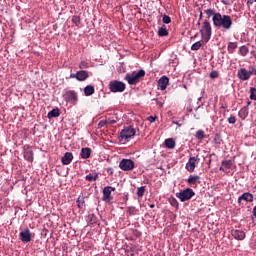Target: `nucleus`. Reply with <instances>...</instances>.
<instances>
[{"instance_id": "1", "label": "nucleus", "mask_w": 256, "mask_h": 256, "mask_svg": "<svg viewBox=\"0 0 256 256\" xmlns=\"http://www.w3.org/2000/svg\"><path fill=\"white\" fill-rule=\"evenodd\" d=\"M213 26L216 29L231 31V28L233 27V19L227 14L218 13L214 16Z\"/></svg>"}, {"instance_id": "2", "label": "nucleus", "mask_w": 256, "mask_h": 256, "mask_svg": "<svg viewBox=\"0 0 256 256\" xmlns=\"http://www.w3.org/2000/svg\"><path fill=\"white\" fill-rule=\"evenodd\" d=\"M200 34L204 42L209 43L211 41V35H213V28L209 20H204L200 27Z\"/></svg>"}, {"instance_id": "3", "label": "nucleus", "mask_w": 256, "mask_h": 256, "mask_svg": "<svg viewBox=\"0 0 256 256\" xmlns=\"http://www.w3.org/2000/svg\"><path fill=\"white\" fill-rule=\"evenodd\" d=\"M145 77V70L141 69L138 72H131L125 75V81L128 85H137Z\"/></svg>"}, {"instance_id": "4", "label": "nucleus", "mask_w": 256, "mask_h": 256, "mask_svg": "<svg viewBox=\"0 0 256 256\" xmlns=\"http://www.w3.org/2000/svg\"><path fill=\"white\" fill-rule=\"evenodd\" d=\"M137 133V130L133 128V126L124 127L119 135V141H129V139H133Z\"/></svg>"}, {"instance_id": "5", "label": "nucleus", "mask_w": 256, "mask_h": 256, "mask_svg": "<svg viewBox=\"0 0 256 256\" xmlns=\"http://www.w3.org/2000/svg\"><path fill=\"white\" fill-rule=\"evenodd\" d=\"M176 197L180 199L182 203H185V201H189L191 198L195 197V191L191 188H186L185 190L176 193Z\"/></svg>"}, {"instance_id": "6", "label": "nucleus", "mask_w": 256, "mask_h": 256, "mask_svg": "<svg viewBox=\"0 0 256 256\" xmlns=\"http://www.w3.org/2000/svg\"><path fill=\"white\" fill-rule=\"evenodd\" d=\"M126 85L119 80H112L109 83V90L111 93H123L125 91Z\"/></svg>"}, {"instance_id": "7", "label": "nucleus", "mask_w": 256, "mask_h": 256, "mask_svg": "<svg viewBox=\"0 0 256 256\" xmlns=\"http://www.w3.org/2000/svg\"><path fill=\"white\" fill-rule=\"evenodd\" d=\"M119 168L122 171H133L135 169V162L131 159H122L119 163Z\"/></svg>"}, {"instance_id": "8", "label": "nucleus", "mask_w": 256, "mask_h": 256, "mask_svg": "<svg viewBox=\"0 0 256 256\" xmlns=\"http://www.w3.org/2000/svg\"><path fill=\"white\" fill-rule=\"evenodd\" d=\"M199 161H201L199 156L190 157L189 161L186 163V170L189 173H193V171H195V167H197V164H199Z\"/></svg>"}, {"instance_id": "9", "label": "nucleus", "mask_w": 256, "mask_h": 256, "mask_svg": "<svg viewBox=\"0 0 256 256\" xmlns=\"http://www.w3.org/2000/svg\"><path fill=\"white\" fill-rule=\"evenodd\" d=\"M70 79H77V81H87V79H89V72L80 70L76 73L70 74Z\"/></svg>"}, {"instance_id": "10", "label": "nucleus", "mask_w": 256, "mask_h": 256, "mask_svg": "<svg viewBox=\"0 0 256 256\" xmlns=\"http://www.w3.org/2000/svg\"><path fill=\"white\" fill-rule=\"evenodd\" d=\"M64 99L67 101V103H72L75 105L77 101H79V98L77 96V92L75 90H69L64 94Z\"/></svg>"}, {"instance_id": "11", "label": "nucleus", "mask_w": 256, "mask_h": 256, "mask_svg": "<svg viewBox=\"0 0 256 256\" xmlns=\"http://www.w3.org/2000/svg\"><path fill=\"white\" fill-rule=\"evenodd\" d=\"M31 239H33V234L28 228L20 232V240L22 241V243H31Z\"/></svg>"}, {"instance_id": "12", "label": "nucleus", "mask_w": 256, "mask_h": 256, "mask_svg": "<svg viewBox=\"0 0 256 256\" xmlns=\"http://www.w3.org/2000/svg\"><path fill=\"white\" fill-rule=\"evenodd\" d=\"M254 196L253 194L246 192L238 197V204L241 205V201H245L246 203H253Z\"/></svg>"}, {"instance_id": "13", "label": "nucleus", "mask_w": 256, "mask_h": 256, "mask_svg": "<svg viewBox=\"0 0 256 256\" xmlns=\"http://www.w3.org/2000/svg\"><path fill=\"white\" fill-rule=\"evenodd\" d=\"M237 75L240 81H249V79H251L249 71H247V69L245 68H241L240 70H238Z\"/></svg>"}, {"instance_id": "14", "label": "nucleus", "mask_w": 256, "mask_h": 256, "mask_svg": "<svg viewBox=\"0 0 256 256\" xmlns=\"http://www.w3.org/2000/svg\"><path fill=\"white\" fill-rule=\"evenodd\" d=\"M187 183L190 186L197 187L201 183V177L199 175H190L187 179Z\"/></svg>"}, {"instance_id": "15", "label": "nucleus", "mask_w": 256, "mask_h": 256, "mask_svg": "<svg viewBox=\"0 0 256 256\" xmlns=\"http://www.w3.org/2000/svg\"><path fill=\"white\" fill-rule=\"evenodd\" d=\"M167 85H169V77L167 76H162L159 80H158V88L161 91H165V89H167Z\"/></svg>"}, {"instance_id": "16", "label": "nucleus", "mask_w": 256, "mask_h": 256, "mask_svg": "<svg viewBox=\"0 0 256 256\" xmlns=\"http://www.w3.org/2000/svg\"><path fill=\"white\" fill-rule=\"evenodd\" d=\"M102 193V201H105L106 203H111V201H113V195H111V192L109 191V188H107V186L103 188Z\"/></svg>"}, {"instance_id": "17", "label": "nucleus", "mask_w": 256, "mask_h": 256, "mask_svg": "<svg viewBox=\"0 0 256 256\" xmlns=\"http://www.w3.org/2000/svg\"><path fill=\"white\" fill-rule=\"evenodd\" d=\"M24 159L29 163H33V150L29 146L24 147Z\"/></svg>"}, {"instance_id": "18", "label": "nucleus", "mask_w": 256, "mask_h": 256, "mask_svg": "<svg viewBox=\"0 0 256 256\" xmlns=\"http://www.w3.org/2000/svg\"><path fill=\"white\" fill-rule=\"evenodd\" d=\"M231 235L237 241H243V239H245V237H246V234L243 230H232Z\"/></svg>"}, {"instance_id": "19", "label": "nucleus", "mask_w": 256, "mask_h": 256, "mask_svg": "<svg viewBox=\"0 0 256 256\" xmlns=\"http://www.w3.org/2000/svg\"><path fill=\"white\" fill-rule=\"evenodd\" d=\"M61 161L63 165H71V161H73V153L66 152L61 158Z\"/></svg>"}, {"instance_id": "20", "label": "nucleus", "mask_w": 256, "mask_h": 256, "mask_svg": "<svg viewBox=\"0 0 256 256\" xmlns=\"http://www.w3.org/2000/svg\"><path fill=\"white\" fill-rule=\"evenodd\" d=\"M238 116L243 121L244 119H247V117L249 116V108H247V106H244L243 108H241L240 111L238 112Z\"/></svg>"}, {"instance_id": "21", "label": "nucleus", "mask_w": 256, "mask_h": 256, "mask_svg": "<svg viewBox=\"0 0 256 256\" xmlns=\"http://www.w3.org/2000/svg\"><path fill=\"white\" fill-rule=\"evenodd\" d=\"M204 13L207 15V19H211L212 17V23H214L215 15H219V12H216L215 9H206Z\"/></svg>"}, {"instance_id": "22", "label": "nucleus", "mask_w": 256, "mask_h": 256, "mask_svg": "<svg viewBox=\"0 0 256 256\" xmlns=\"http://www.w3.org/2000/svg\"><path fill=\"white\" fill-rule=\"evenodd\" d=\"M80 155L82 159H89L91 157V148H82Z\"/></svg>"}, {"instance_id": "23", "label": "nucleus", "mask_w": 256, "mask_h": 256, "mask_svg": "<svg viewBox=\"0 0 256 256\" xmlns=\"http://www.w3.org/2000/svg\"><path fill=\"white\" fill-rule=\"evenodd\" d=\"M95 93V87L91 86V85H87L84 88V95L86 97H91V95H93Z\"/></svg>"}, {"instance_id": "24", "label": "nucleus", "mask_w": 256, "mask_h": 256, "mask_svg": "<svg viewBox=\"0 0 256 256\" xmlns=\"http://www.w3.org/2000/svg\"><path fill=\"white\" fill-rule=\"evenodd\" d=\"M238 53L241 55V57H247V55H249V47L242 45L239 48Z\"/></svg>"}, {"instance_id": "25", "label": "nucleus", "mask_w": 256, "mask_h": 256, "mask_svg": "<svg viewBox=\"0 0 256 256\" xmlns=\"http://www.w3.org/2000/svg\"><path fill=\"white\" fill-rule=\"evenodd\" d=\"M237 47H238L237 42H229L227 46L228 53L230 54L235 53V49H237Z\"/></svg>"}, {"instance_id": "26", "label": "nucleus", "mask_w": 256, "mask_h": 256, "mask_svg": "<svg viewBox=\"0 0 256 256\" xmlns=\"http://www.w3.org/2000/svg\"><path fill=\"white\" fill-rule=\"evenodd\" d=\"M168 35H169V30H167V27H165V25L159 28L158 30L159 37H167Z\"/></svg>"}, {"instance_id": "27", "label": "nucleus", "mask_w": 256, "mask_h": 256, "mask_svg": "<svg viewBox=\"0 0 256 256\" xmlns=\"http://www.w3.org/2000/svg\"><path fill=\"white\" fill-rule=\"evenodd\" d=\"M203 43H205V40H200L198 42H195L192 46H191V50L192 51H199L201 49V47H203Z\"/></svg>"}, {"instance_id": "28", "label": "nucleus", "mask_w": 256, "mask_h": 256, "mask_svg": "<svg viewBox=\"0 0 256 256\" xmlns=\"http://www.w3.org/2000/svg\"><path fill=\"white\" fill-rule=\"evenodd\" d=\"M164 143L167 149H175V140L173 138L166 139Z\"/></svg>"}, {"instance_id": "29", "label": "nucleus", "mask_w": 256, "mask_h": 256, "mask_svg": "<svg viewBox=\"0 0 256 256\" xmlns=\"http://www.w3.org/2000/svg\"><path fill=\"white\" fill-rule=\"evenodd\" d=\"M59 115H61V113L59 112V108H55L48 113V119L59 117Z\"/></svg>"}, {"instance_id": "30", "label": "nucleus", "mask_w": 256, "mask_h": 256, "mask_svg": "<svg viewBox=\"0 0 256 256\" xmlns=\"http://www.w3.org/2000/svg\"><path fill=\"white\" fill-rule=\"evenodd\" d=\"M77 206L79 209H83V207H85V197H83V196L78 197Z\"/></svg>"}, {"instance_id": "31", "label": "nucleus", "mask_w": 256, "mask_h": 256, "mask_svg": "<svg viewBox=\"0 0 256 256\" xmlns=\"http://www.w3.org/2000/svg\"><path fill=\"white\" fill-rule=\"evenodd\" d=\"M87 221L90 225H94V223H97V216H95V214H89L87 216Z\"/></svg>"}, {"instance_id": "32", "label": "nucleus", "mask_w": 256, "mask_h": 256, "mask_svg": "<svg viewBox=\"0 0 256 256\" xmlns=\"http://www.w3.org/2000/svg\"><path fill=\"white\" fill-rule=\"evenodd\" d=\"M86 181H97V179H99V174H88L85 177Z\"/></svg>"}, {"instance_id": "33", "label": "nucleus", "mask_w": 256, "mask_h": 256, "mask_svg": "<svg viewBox=\"0 0 256 256\" xmlns=\"http://www.w3.org/2000/svg\"><path fill=\"white\" fill-rule=\"evenodd\" d=\"M196 139H198V141H203V139H205V131L198 130L196 132Z\"/></svg>"}, {"instance_id": "34", "label": "nucleus", "mask_w": 256, "mask_h": 256, "mask_svg": "<svg viewBox=\"0 0 256 256\" xmlns=\"http://www.w3.org/2000/svg\"><path fill=\"white\" fill-rule=\"evenodd\" d=\"M222 167H224L225 169H231V167H233V161H231V160H224L222 162Z\"/></svg>"}, {"instance_id": "35", "label": "nucleus", "mask_w": 256, "mask_h": 256, "mask_svg": "<svg viewBox=\"0 0 256 256\" xmlns=\"http://www.w3.org/2000/svg\"><path fill=\"white\" fill-rule=\"evenodd\" d=\"M250 99L251 101H256V88H250Z\"/></svg>"}, {"instance_id": "36", "label": "nucleus", "mask_w": 256, "mask_h": 256, "mask_svg": "<svg viewBox=\"0 0 256 256\" xmlns=\"http://www.w3.org/2000/svg\"><path fill=\"white\" fill-rule=\"evenodd\" d=\"M72 23H74L76 26H79L81 24V18L79 16H73Z\"/></svg>"}, {"instance_id": "37", "label": "nucleus", "mask_w": 256, "mask_h": 256, "mask_svg": "<svg viewBox=\"0 0 256 256\" xmlns=\"http://www.w3.org/2000/svg\"><path fill=\"white\" fill-rule=\"evenodd\" d=\"M137 195L143 197L145 195V186H141L137 189Z\"/></svg>"}, {"instance_id": "38", "label": "nucleus", "mask_w": 256, "mask_h": 256, "mask_svg": "<svg viewBox=\"0 0 256 256\" xmlns=\"http://www.w3.org/2000/svg\"><path fill=\"white\" fill-rule=\"evenodd\" d=\"M163 23H165L166 25H169V23H171V17H169L167 14L163 15L162 18Z\"/></svg>"}, {"instance_id": "39", "label": "nucleus", "mask_w": 256, "mask_h": 256, "mask_svg": "<svg viewBox=\"0 0 256 256\" xmlns=\"http://www.w3.org/2000/svg\"><path fill=\"white\" fill-rule=\"evenodd\" d=\"M127 212L129 215H137V209H135V207H128Z\"/></svg>"}, {"instance_id": "40", "label": "nucleus", "mask_w": 256, "mask_h": 256, "mask_svg": "<svg viewBox=\"0 0 256 256\" xmlns=\"http://www.w3.org/2000/svg\"><path fill=\"white\" fill-rule=\"evenodd\" d=\"M228 123H229L230 125H235V123H237V118H236L235 116H230V117L228 118Z\"/></svg>"}, {"instance_id": "41", "label": "nucleus", "mask_w": 256, "mask_h": 256, "mask_svg": "<svg viewBox=\"0 0 256 256\" xmlns=\"http://www.w3.org/2000/svg\"><path fill=\"white\" fill-rule=\"evenodd\" d=\"M217 77H219V72H217L216 70H213V71L210 73V78H211V79H217Z\"/></svg>"}, {"instance_id": "42", "label": "nucleus", "mask_w": 256, "mask_h": 256, "mask_svg": "<svg viewBox=\"0 0 256 256\" xmlns=\"http://www.w3.org/2000/svg\"><path fill=\"white\" fill-rule=\"evenodd\" d=\"M152 101H155V103L158 105V107L162 108L163 107V102L157 100V99H152Z\"/></svg>"}, {"instance_id": "43", "label": "nucleus", "mask_w": 256, "mask_h": 256, "mask_svg": "<svg viewBox=\"0 0 256 256\" xmlns=\"http://www.w3.org/2000/svg\"><path fill=\"white\" fill-rule=\"evenodd\" d=\"M248 73H249L250 77H251V75H256V68L253 67L251 71H248Z\"/></svg>"}, {"instance_id": "44", "label": "nucleus", "mask_w": 256, "mask_h": 256, "mask_svg": "<svg viewBox=\"0 0 256 256\" xmlns=\"http://www.w3.org/2000/svg\"><path fill=\"white\" fill-rule=\"evenodd\" d=\"M202 19H203V12L200 11L198 25H201V20Z\"/></svg>"}, {"instance_id": "45", "label": "nucleus", "mask_w": 256, "mask_h": 256, "mask_svg": "<svg viewBox=\"0 0 256 256\" xmlns=\"http://www.w3.org/2000/svg\"><path fill=\"white\" fill-rule=\"evenodd\" d=\"M155 120H156V118L153 116L148 117V121H150L151 123H155Z\"/></svg>"}, {"instance_id": "46", "label": "nucleus", "mask_w": 256, "mask_h": 256, "mask_svg": "<svg viewBox=\"0 0 256 256\" xmlns=\"http://www.w3.org/2000/svg\"><path fill=\"white\" fill-rule=\"evenodd\" d=\"M256 2V0H247V5H253Z\"/></svg>"}, {"instance_id": "47", "label": "nucleus", "mask_w": 256, "mask_h": 256, "mask_svg": "<svg viewBox=\"0 0 256 256\" xmlns=\"http://www.w3.org/2000/svg\"><path fill=\"white\" fill-rule=\"evenodd\" d=\"M80 69H85L86 67V64L85 62H81L80 65H79Z\"/></svg>"}, {"instance_id": "48", "label": "nucleus", "mask_w": 256, "mask_h": 256, "mask_svg": "<svg viewBox=\"0 0 256 256\" xmlns=\"http://www.w3.org/2000/svg\"><path fill=\"white\" fill-rule=\"evenodd\" d=\"M107 189L112 193V191H115V187L112 186H106Z\"/></svg>"}, {"instance_id": "49", "label": "nucleus", "mask_w": 256, "mask_h": 256, "mask_svg": "<svg viewBox=\"0 0 256 256\" xmlns=\"http://www.w3.org/2000/svg\"><path fill=\"white\" fill-rule=\"evenodd\" d=\"M107 173H109V175H113V168H108Z\"/></svg>"}, {"instance_id": "50", "label": "nucleus", "mask_w": 256, "mask_h": 256, "mask_svg": "<svg viewBox=\"0 0 256 256\" xmlns=\"http://www.w3.org/2000/svg\"><path fill=\"white\" fill-rule=\"evenodd\" d=\"M98 125H99V127H104L105 121H100Z\"/></svg>"}, {"instance_id": "51", "label": "nucleus", "mask_w": 256, "mask_h": 256, "mask_svg": "<svg viewBox=\"0 0 256 256\" xmlns=\"http://www.w3.org/2000/svg\"><path fill=\"white\" fill-rule=\"evenodd\" d=\"M115 123H117V121H115V120H111V121H110V124H111V125H115Z\"/></svg>"}, {"instance_id": "52", "label": "nucleus", "mask_w": 256, "mask_h": 256, "mask_svg": "<svg viewBox=\"0 0 256 256\" xmlns=\"http://www.w3.org/2000/svg\"><path fill=\"white\" fill-rule=\"evenodd\" d=\"M249 105H251V101L247 102V106L246 107H249Z\"/></svg>"}, {"instance_id": "53", "label": "nucleus", "mask_w": 256, "mask_h": 256, "mask_svg": "<svg viewBox=\"0 0 256 256\" xmlns=\"http://www.w3.org/2000/svg\"><path fill=\"white\" fill-rule=\"evenodd\" d=\"M150 207H151L152 209H155V204H152Z\"/></svg>"}, {"instance_id": "54", "label": "nucleus", "mask_w": 256, "mask_h": 256, "mask_svg": "<svg viewBox=\"0 0 256 256\" xmlns=\"http://www.w3.org/2000/svg\"><path fill=\"white\" fill-rule=\"evenodd\" d=\"M220 171H225V169H223V166H222V167H220Z\"/></svg>"}]
</instances>
